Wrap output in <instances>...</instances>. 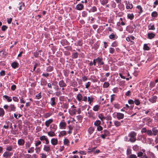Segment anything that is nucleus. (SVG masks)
Wrapping results in <instances>:
<instances>
[{
  "instance_id": "obj_59",
  "label": "nucleus",
  "mask_w": 158,
  "mask_h": 158,
  "mask_svg": "<svg viewBox=\"0 0 158 158\" xmlns=\"http://www.w3.org/2000/svg\"><path fill=\"white\" fill-rule=\"evenodd\" d=\"M20 102L21 103H25V102L24 101L23 98L22 97L20 98Z\"/></svg>"
},
{
  "instance_id": "obj_28",
  "label": "nucleus",
  "mask_w": 158,
  "mask_h": 158,
  "mask_svg": "<svg viewBox=\"0 0 158 158\" xmlns=\"http://www.w3.org/2000/svg\"><path fill=\"white\" fill-rule=\"evenodd\" d=\"M25 5L23 3H21L20 5L19 6V10H21L24 9Z\"/></svg>"
},
{
  "instance_id": "obj_10",
  "label": "nucleus",
  "mask_w": 158,
  "mask_h": 158,
  "mask_svg": "<svg viewBox=\"0 0 158 158\" xmlns=\"http://www.w3.org/2000/svg\"><path fill=\"white\" fill-rule=\"evenodd\" d=\"M95 60L100 64L102 65L103 64V62H102V59L101 58L98 57L97 59H95Z\"/></svg>"
},
{
  "instance_id": "obj_25",
  "label": "nucleus",
  "mask_w": 158,
  "mask_h": 158,
  "mask_svg": "<svg viewBox=\"0 0 158 158\" xmlns=\"http://www.w3.org/2000/svg\"><path fill=\"white\" fill-rule=\"evenodd\" d=\"M109 83L108 82H105L103 85L104 88H107L109 87Z\"/></svg>"
},
{
  "instance_id": "obj_44",
  "label": "nucleus",
  "mask_w": 158,
  "mask_h": 158,
  "mask_svg": "<svg viewBox=\"0 0 158 158\" xmlns=\"http://www.w3.org/2000/svg\"><path fill=\"white\" fill-rule=\"evenodd\" d=\"M137 8L139 9L140 10V13H141L143 12L141 6H137Z\"/></svg>"
},
{
  "instance_id": "obj_64",
  "label": "nucleus",
  "mask_w": 158,
  "mask_h": 158,
  "mask_svg": "<svg viewBox=\"0 0 158 158\" xmlns=\"http://www.w3.org/2000/svg\"><path fill=\"white\" fill-rule=\"evenodd\" d=\"M41 155H42L41 158H46V155L45 154L42 153L41 154Z\"/></svg>"
},
{
  "instance_id": "obj_53",
  "label": "nucleus",
  "mask_w": 158,
  "mask_h": 158,
  "mask_svg": "<svg viewBox=\"0 0 158 158\" xmlns=\"http://www.w3.org/2000/svg\"><path fill=\"white\" fill-rule=\"evenodd\" d=\"M12 19L11 18H10V19H7V22L8 23V24H10L11 22Z\"/></svg>"
},
{
  "instance_id": "obj_30",
  "label": "nucleus",
  "mask_w": 158,
  "mask_h": 158,
  "mask_svg": "<svg viewBox=\"0 0 158 158\" xmlns=\"http://www.w3.org/2000/svg\"><path fill=\"white\" fill-rule=\"evenodd\" d=\"M150 101L152 103L155 102L156 101V97L154 96L152 98L150 99Z\"/></svg>"
},
{
  "instance_id": "obj_63",
  "label": "nucleus",
  "mask_w": 158,
  "mask_h": 158,
  "mask_svg": "<svg viewBox=\"0 0 158 158\" xmlns=\"http://www.w3.org/2000/svg\"><path fill=\"white\" fill-rule=\"evenodd\" d=\"M143 153L142 152H139L138 154V157H140L142 156Z\"/></svg>"
},
{
  "instance_id": "obj_34",
  "label": "nucleus",
  "mask_w": 158,
  "mask_h": 158,
  "mask_svg": "<svg viewBox=\"0 0 158 158\" xmlns=\"http://www.w3.org/2000/svg\"><path fill=\"white\" fill-rule=\"evenodd\" d=\"M51 100L52 101V102L51 103V105L52 106H54L56 104V103L55 102V98L54 97L52 98L51 99Z\"/></svg>"
},
{
  "instance_id": "obj_29",
  "label": "nucleus",
  "mask_w": 158,
  "mask_h": 158,
  "mask_svg": "<svg viewBox=\"0 0 158 158\" xmlns=\"http://www.w3.org/2000/svg\"><path fill=\"white\" fill-rule=\"evenodd\" d=\"M12 66L14 68H15L18 66V63L15 62H13L11 64Z\"/></svg>"
},
{
  "instance_id": "obj_11",
  "label": "nucleus",
  "mask_w": 158,
  "mask_h": 158,
  "mask_svg": "<svg viewBox=\"0 0 158 158\" xmlns=\"http://www.w3.org/2000/svg\"><path fill=\"white\" fill-rule=\"evenodd\" d=\"M18 143L19 145H23L24 144L25 141L23 139H20L18 140Z\"/></svg>"
},
{
  "instance_id": "obj_35",
  "label": "nucleus",
  "mask_w": 158,
  "mask_h": 158,
  "mask_svg": "<svg viewBox=\"0 0 158 158\" xmlns=\"http://www.w3.org/2000/svg\"><path fill=\"white\" fill-rule=\"evenodd\" d=\"M64 145H68L69 144V141L67 139H65L64 140Z\"/></svg>"
},
{
  "instance_id": "obj_43",
  "label": "nucleus",
  "mask_w": 158,
  "mask_h": 158,
  "mask_svg": "<svg viewBox=\"0 0 158 158\" xmlns=\"http://www.w3.org/2000/svg\"><path fill=\"white\" fill-rule=\"evenodd\" d=\"M13 100L14 101L16 102H18L19 101V99L16 97H13Z\"/></svg>"
},
{
  "instance_id": "obj_49",
  "label": "nucleus",
  "mask_w": 158,
  "mask_h": 158,
  "mask_svg": "<svg viewBox=\"0 0 158 158\" xmlns=\"http://www.w3.org/2000/svg\"><path fill=\"white\" fill-rule=\"evenodd\" d=\"M53 68L52 67L49 66L47 68V70L48 71H51L52 70Z\"/></svg>"
},
{
  "instance_id": "obj_6",
  "label": "nucleus",
  "mask_w": 158,
  "mask_h": 158,
  "mask_svg": "<svg viewBox=\"0 0 158 158\" xmlns=\"http://www.w3.org/2000/svg\"><path fill=\"white\" fill-rule=\"evenodd\" d=\"M53 120L52 119H50L45 122V125L47 127H48L50 124L52 123Z\"/></svg>"
},
{
  "instance_id": "obj_5",
  "label": "nucleus",
  "mask_w": 158,
  "mask_h": 158,
  "mask_svg": "<svg viewBox=\"0 0 158 158\" xmlns=\"http://www.w3.org/2000/svg\"><path fill=\"white\" fill-rule=\"evenodd\" d=\"M152 131L153 135L155 136L158 133V130L157 129L156 127H154L152 128Z\"/></svg>"
},
{
  "instance_id": "obj_14",
  "label": "nucleus",
  "mask_w": 158,
  "mask_h": 158,
  "mask_svg": "<svg viewBox=\"0 0 158 158\" xmlns=\"http://www.w3.org/2000/svg\"><path fill=\"white\" fill-rule=\"evenodd\" d=\"M83 7L82 4H78L77 5L76 8L77 10H81L82 9Z\"/></svg>"
},
{
  "instance_id": "obj_31",
  "label": "nucleus",
  "mask_w": 158,
  "mask_h": 158,
  "mask_svg": "<svg viewBox=\"0 0 158 158\" xmlns=\"http://www.w3.org/2000/svg\"><path fill=\"white\" fill-rule=\"evenodd\" d=\"M94 98L92 97H88V102H89V104H91V103L93 101Z\"/></svg>"
},
{
  "instance_id": "obj_24",
  "label": "nucleus",
  "mask_w": 158,
  "mask_h": 158,
  "mask_svg": "<svg viewBox=\"0 0 158 158\" xmlns=\"http://www.w3.org/2000/svg\"><path fill=\"white\" fill-rule=\"evenodd\" d=\"M114 124L115 126L117 127H119L121 125V123L120 122L117 121H114Z\"/></svg>"
},
{
  "instance_id": "obj_15",
  "label": "nucleus",
  "mask_w": 158,
  "mask_h": 158,
  "mask_svg": "<svg viewBox=\"0 0 158 158\" xmlns=\"http://www.w3.org/2000/svg\"><path fill=\"white\" fill-rule=\"evenodd\" d=\"M94 127H90L89 128L88 131L89 135H91L94 131Z\"/></svg>"
},
{
  "instance_id": "obj_20",
  "label": "nucleus",
  "mask_w": 158,
  "mask_h": 158,
  "mask_svg": "<svg viewBox=\"0 0 158 158\" xmlns=\"http://www.w3.org/2000/svg\"><path fill=\"white\" fill-rule=\"evenodd\" d=\"M3 97L6 99L7 101L8 102H10L12 101L11 98L10 97L7 95H4L3 96Z\"/></svg>"
},
{
  "instance_id": "obj_50",
  "label": "nucleus",
  "mask_w": 158,
  "mask_h": 158,
  "mask_svg": "<svg viewBox=\"0 0 158 158\" xmlns=\"http://www.w3.org/2000/svg\"><path fill=\"white\" fill-rule=\"evenodd\" d=\"M97 129L98 131H101L102 130V127L101 126H99L97 127Z\"/></svg>"
},
{
  "instance_id": "obj_40",
  "label": "nucleus",
  "mask_w": 158,
  "mask_h": 158,
  "mask_svg": "<svg viewBox=\"0 0 158 158\" xmlns=\"http://www.w3.org/2000/svg\"><path fill=\"white\" fill-rule=\"evenodd\" d=\"M36 152L39 154L40 151V147H36L35 148Z\"/></svg>"
},
{
  "instance_id": "obj_46",
  "label": "nucleus",
  "mask_w": 158,
  "mask_h": 158,
  "mask_svg": "<svg viewBox=\"0 0 158 158\" xmlns=\"http://www.w3.org/2000/svg\"><path fill=\"white\" fill-rule=\"evenodd\" d=\"M66 134V132L65 131H61L60 132V134L59 135V136H60V135H65Z\"/></svg>"
},
{
  "instance_id": "obj_51",
  "label": "nucleus",
  "mask_w": 158,
  "mask_h": 158,
  "mask_svg": "<svg viewBox=\"0 0 158 158\" xmlns=\"http://www.w3.org/2000/svg\"><path fill=\"white\" fill-rule=\"evenodd\" d=\"M131 153V150L130 149H127V155H130Z\"/></svg>"
},
{
  "instance_id": "obj_54",
  "label": "nucleus",
  "mask_w": 158,
  "mask_h": 158,
  "mask_svg": "<svg viewBox=\"0 0 158 158\" xmlns=\"http://www.w3.org/2000/svg\"><path fill=\"white\" fill-rule=\"evenodd\" d=\"M11 88L12 90H14L16 88V86L15 85H13L11 86Z\"/></svg>"
},
{
  "instance_id": "obj_47",
  "label": "nucleus",
  "mask_w": 158,
  "mask_h": 158,
  "mask_svg": "<svg viewBox=\"0 0 158 158\" xmlns=\"http://www.w3.org/2000/svg\"><path fill=\"white\" fill-rule=\"evenodd\" d=\"M12 149V148L11 146L7 147L6 148V150L8 151H11Z\"/></svg>"
},
{
  "instance_id": "obj_26",
  "label": "nucleus",
  "mask_w": 158,
  "mask_h": 158,
  "mask_svg": "<svg viewBox=\"0 0 158 158\" xmlns=\"http://www.w3.org/2000/svg\"><path fill=\"white\" fill-rule=\"evenodd\" d=\"M146 133L149 136H151L153 135L152 130H148Z\"/></svg>"
},
{
  "instance_id": "obj_41",
  "label": "nucleus",
  "mask_w": 158,
  "mask_h": 158,
  "mask_svg": "<svg viewBox=\"0 0 158 158\" xmlns=\"http://www.w3.org/2000/svg\"><path fill=\"white\" fill-rule=\"evenodd\" d=\"M143 49L145 50H149V48L147 44H144L143 46Z\"/></svg>"
},
{
  "instance_id": "obj_32",
  "label": "nucleus",
  "mask_w": 158,
  "mask_h": 158,
  "mask_svg": "<svg viewBox=\"0 0 158 158\" xmlns=\"http://www.w3.org/2000/svg\"><path fill=\"white\" fill-rule=\"evenodd\" d=\"M134 102L137 105H138L140 104V102L138 99H135L134 101Z\"/></svg>"
},
{
  "instance_id": "obj_4",
  "label": "nucleus",
  "mask_w": 158,
  "mask_h": 158,
  "mask_svg": "<svg viewBox=\"0 0 158 158\" xmlns=\"http://www.w3.org/2000/svg\"><path fill=\"white\" fill-rule=\"evenodd\" d=\"M51 142L52 144L53 145H55L57 144L58 143V140L56 138H52L51 139Z\"/></svg>"
},
{
  "instance_id": "obj_33",
  "label": "nucleus",
  "mask_w": 158,
  "mask_h": 158,
  "mask_svg": "<svg viewBox=\"0 0 158 158\" xmlns=\"http://www.w3.org/2000/svg\"><path fill=\"white\" fill-rule=\"evenodd\" d=\"M149 29V30H154L155 29V28L154 27V25H150L148 26Z\"/></svg>"
},
{
  "instance_id": "obj_3",
  "label": "nucleus",
  "mask_w": 158,
  "mask_h": 158,
  "mask_svg": "<svg viewBox=\"0 0 158 158\" xmlns=\"http://www.w3.org/2000/svg\"><path fill=\"white\" fill-rule=\"evenodd\" d=\"M116 114L117 118L118 120L122 119L124 118V114H123L120 113H117Z\"/></svg>"
},
{
  "instance_id": "obj_60",
  "label": "nucleus",
  "mask_w": 158,
  "mask_h": 158,
  "mask_svg": "<svg viewBox=\"0 0 158 158\" xmlns=\"http://www.w3.org/2000/svg\"><path fill=\"white\" fill-rule=\"evenodd\" d=\"M107 2V0H105V1H102V5H105L106 4Z\"/></svg>"
},
{
  "instance_id": "obj_58",
  "label": "nucleus",
  "mask_w": 158,
  "mask_h": 158,
  "mask_svg": "<svg viewBox=\"0 0 158 158\" xmlns=\"http://www.w3.org/2000/svg\"><path fill=\"white\" fill-rule=\"evenodd\" d=\"M90 83L89 82H88L85 85V88H88L90 85Z\"/></svg>"
},
{
  "instance_id": "obj_18",
  "label": "nucleus",
  "mask_w": 158,
  "mask_h": 158,
  "mask_svg": "<svg viewBox=\"0 0 158 158\" xmlns=\"http://www.w3.org/2000/svg\"><path fill=\"white\" fill-rule=\"evenodd\" d=\"M100 107V106L97 105L95 106L93 108V110L95 111H97L98 110Z\"/></svg>"
},
{
  "instance_id": "obj_42",
  "label": "nucleus",
  "mask_w": 158,
  "mask_h": 158,
  "mask_svg": "<svg viewBox=\"0 0 158 158\" xmlns=\"http://www.w3.org/2000/svg\"><path fill=\"white\" fill-rule=\"evenodd\" d=\"M41 51H39V52H35L34 53V55L35 57H38L39 56V52H40Z\"/></svg>"
},
{
  "instance_id": "obj_52",
  "label": "nucleus",
  "mask_w": 158,
  "mask_h": 158,
  "mask_svg": "<svg viewBox=\"0 0 158 158\" xmlns=\"http://www.w3.org/2000/svg\"><path fill=\"white\" fill-rule=\"evenodd\" d=\"M129 157L130 158H136L137 157L135 155L132 154L129 156Z\"/></svg>"
},
{
  "instance_id": "obj_61",
  "label": "nucleus",
  "mask_w": 158,
  "mask_h": 158,
  "mask_svg": "<svg viewBox=\"0 0 158 158\" xmlns=\"http://www.w3.org/2000/svg\"><path fill=\"white\" fill-rule=\"evenodd\" d=\"M115 37V35L114 34H111L109 36V38L110 39H113Z\"/></svg>"
},
{
  "instance_id": "obj_23",
  "label": "nucleus",
  "mask_w": 158,
  "mask_h": 158,
  "mask_svg": "<svg viewBox=\"0 0 158 158\" xmlns=\"http://www.w3.org/2000/svg\"><path fill=\"white\" fill-rule=\"evenodd\" d=\"M5 112L3 109L0 108V116L2 117L4 114Z\"/></svg>"
},
{
  "instance_id": "obj_21",
  "label": "nucleus",
  "mask_w": 158,
  "mask_h": 158,
  "mask_svg": "<svg viewBox=\"0 0 158 158\" xmlns=\"http://www.w3.org/2000/svg\"><path fill=\"white\" fill-rule=\"evenodd\" d=\"M77 98L79 101H81L82 99V97L81 94H77Z\"/></svg>"
},
{
  "instance_id": "obj_19",
  "label": "nucleus",
  "mask_w": 158,
  "mask_h": 158,
  "mask_svg": "<svg viewBox=\"0 0 158 158\" xmlns=\"http://www.w3.org/2000/svg\"><path fill=\"white\" fill-rule=\"evenodd\" d=\"M132 8L133 5L132 4H131L129 2H128V3H127L126 8L127 9H131Z\"/></svg>"
},
{
  "instance_id": "obj_9",
  "label": "nucleus",
  "mask_w": 158,
  "mask_h": 158,
  "mask_svg": "<svg viewBox=\"0 0 158 158\" xmlns=\"http://www.w3.org/2000/svg\"><path fill=\"white\" fill-rule=\"evenodd\" d=\"M66 125V123L64 122H61L60 124V126L61 129H64Z\"/></svg>"
},
{
  "instance_id": "obj_57",
  "label": "nucleus",
  "mask_w": 158,
  "mask_h": 158,
  "mask_svg": "<svg viewBox=\"0 0 158 158\" xmlns=\"http://www.w3.org/2000/svg\"><path fill=\"white\" fill-rule=\"evenodd\" d=\"M41 142L40 141H39L35 143V146L36 147L38 146L39 145H40L41 143Z\"/></svg>"
},
{
  "instance_id": "obj_7",
  "label": "nucleus",
  "mask_w": 158,
  "mask_h": 158,
  "mask_svg": "<svg viewBox=\"0 0 158 158\" xmlns=\"http://www.w3.org/2000/svg\"><path fill=\"white\" fill-rule=\"evenodd\" d=\"M43 149L45 151L47 152H49L50 150V147L48 145H44Z\"/></svg>"
},
{
  "instance_id": "obj_45",
  "label": "nucleus",
  "mask_w": 158,
  "mask_h": 158,
  "mask_svg": "<svg viewBox=\"0 0 158 158\" xmlns=\"http://www.w3.org/2000/svg\"><path fill=\"white\" fill-rule=\"evenodd\" d=\"M7 28L6 26L3 25L2 27V30L3 31H5L7 29Z\"/></svg>"
},
{
  "instance_id": "obj_48",
  "label": "nucleus",
  "mask_w": 158,
  "mask_h": 158,
  "mask_svg": "<svg viewBox=\"0 0 158 158\" xmlns=\"http://www.w3.org/2000/svg\"><path fill=\"white\" fill-rule=\"evenodd\" d=\"M147 130L146 128H143L142 129L141 132L143 133H147Z\"/></svg>"
},
{
  "instance_id": "obj_38",
  "label": "nucleus",
  "mask_w": 158,
  "mask_h": 158,
  "mask_svg": "<svg viewBox=\"0 0 158 158\" xmlns=\"http://www.w3.org/2000/svg\"><path fill=\"white\" fill-rule=\"evenodd\" d=\"M109 52L111 54L114 53L115 52V49L113 48H110L109 49Z\"/></svg>"
},
{
  "instance_id": "obj_16",
  "label": "nucleus",
  "mask_w": 158,
  "mask_h": 158,
  "mask_svg": "<svg viewBox=\"0 0 158 158\" xmlns=\"http://www.w3.org/2000/svg\"><path fill=\"white\" fill-rule=\"evenodd\" d=\"M9 107L10 109V111H15L16 110V108L15 106L13 104H10L9 106Z\"/></svg>"
},
{
  "instance_id": "obj_17",
  "label": "nucleus",
  "mask_w": 158,
  "mask_h": 158,
  "mask_svg": "<svg viewBox=\"0 0 158 158\" xmlns=\"http://www.w3.org/2000/svg\"><path fill=\"white\" fill-rule=\"evenodd\" d=\"M76 112L77 111L75 109H73L69 111V113L71 115H73L76 113Z\"/></svg>"
},
{
  "instance_id": "obj_36",
  "label": "nucleus",
  "mask_w": 158,
  "mask_h": 158,
  "mask_svg": "<svg viewBox=\"0 0 158 158\" xmlns=\"http://www.w3.org/2000/svg\"><path fill=\"white\" fill-rule=\"evenodd\" d=\"M34 151V148L33 147H31L30 148L28 151V152L29 153H32Z\"/></svg>"
},
{
  "instance_id": "obj_12",
  "label": "nucleus",
  "mask_w": 158,
  "mask_h": 158,
  "mask_svg": "<svg viewBox=\"0 0 158 158\" xmlns=\"http://www.w3.org/2000/svg\"><path fill=\"white\" fill-rule=\"evenodd\" d=\"M148 36L149 39H152L154 38L155 36V35L152 33H148Z\"/></svg>"
},
{
  "instance_id": "obj_13",
  "label": "nucleus",
  "mask_w": 158,
  "mask_h": 158,
  "mask_svg": "<svg viewBox=\"0 0 158 158\" xmlns=\"http://www.w3.org/2000/svg\"><path fill=\"white\" fill-rule=\"evenodd\" d=\"M59 85L61 87H64L66 85L63 81H61L59 82Z\"/></svg>"
},
{
  "instance_id": "obj_1",
  "label": "nucleus",
  "mask_w": 158,
  "mask_h": 158,
  "mask_svg": "<svg viewBox=\"0 0 158 158\" xmlns=\"http://www.w3.org/2000/svg\"><path fill=\"white\" fill-rule=\"evenodd\" d=\"M136 135V134L134 131L131 132L129 135V136L130 137L129 140L131 142L133 143L136 140L135 137Z\"/></svg>"
},
{
  "instance_id": "obj_37",
  "label": "nucleus",
  "mask_w": 158,
  "mask_h": 158,
  "mask_svg": "<svg viewBox=\"0 0 158 158\" xmlns=\"http://www.w3.org/2000/svg\"><path fill=\"white\" fill-rule=\"evenodd\" d=\"M31 143L28 142H27L25 144L26 148H27L30 147L31 146Z\"/></svg>"
},
{
  "instance_id": "obj_2",
  "label": "nucleus",
  "mask_w": 158,
  "mask_h": 158,
  "mask_svg": "<svg viewBox=\"0 0 158 158\" xmlns=\"http://www.w3.org/2000/svg\"><path fill=\"white\" fill-rule=\"evenodd\" d=\"M12 154L13 153L12 152H6L4 153L3 156L5 158H8L10 157Z\"/></svg>"
},
{
  "instance_id": "obj_56",
  "label": "nucleus",
  "mask_w": 158,
  "mask_h": 158,
  "mask_svg": "<svg viewBox=\"0 0 158 158\" xmlns=\"http://www.w3.org/2000/svg\"><path fill=\"white\" fill-rule=\"evenodd\" d=\"M47 139L45 136H42L40 137V139L41 140H45Z\"/></svg>"
},
{
  "instance_id": "obj_62",
  "label": "nucleus",
  "mask_w": 158,
  "mask_h": 158,
  "mask_svg": "<svg viewBox=\"0 0 158 158\" xmlns=\"http://www.w3.org/2000/svg\"><path fill=\"white\" fill-rule=\"evenodd\" d=\"M134 103V101L132 100H130L128 101V103L129 104H133Z\"/></svg>"
},
{
  "instance_id": "obj_22",
  "label": "nucleus",
  "mask_w": 158,
  "mask_h": 158,
  "mask_svg": "<svg viewBox=\"0 0 158 158\" xmlns=\"http://www.w3.org/2000/svg\"><path fill=\"white\" fill-rule=\"evenodd\" d=\"M98 118L102 121H103L105 119V117L103 116L102 114H100L98 115Z\"/></svg>"
},
{
  "instance_id": "obj_39",
  "label": "nucleus",
  "mask_w": 158,
  "mask_h": 158,
  "mask_svg": "<svg viewBox=\"0 0 158 158\" xmlns=\"http://www.w3.org/2000/svg\"><path fill=\"white\" fill-rule=\"evenodd\" d=\"M127 16L128 18L131 20L133 19V18L134 15L132 14H128L127 15Z\"/></svg>"
},
{
  "instance_id": "obj_55",
  "label": "nucleus",
  "mask_w": 158,
  "mask_h": 158,
  "mask_svg": "<svg viewBox=\"0 0 158 158\" xmlns=\"http://www.w3.org/2000/svg\"><path fill=\"white\" fill-rule=\"evenodd\" d=\"M157 14L156 12H154L152 13V16L155 17H156L157 16Z\"/></svg>"
},
{
  "instance_id": "obj_8",
  "label": "nucleus",
  "mask_w": 158,
  "mask_h": 158,
  "mask_svg": "<svg viewBox=\"0 0 158 158\" xmlns=\"http://www.w3.org/2000/svg\"><path fill=\"white\" fill-rule=\"evenodd\" d=\"M48 134L50 137H53L56 135V134L54 131H49L48 132Z\"/></svg>"
},
{
  "instance_id": "obj_27",
  "label": "nucleus",
  "mask_w": 158,
  "mask_h": 158,
  "mask_svg": "<svg viewBox=\"0 0 158 158\" xmlns=\"http://www.w3.org/2000/svg\"><path fill=\"white\" fill-rule=\"evenodd\" d=\"M101 123L100 120H98L96 121L94 123V125L96 126H99V125Z\"/></svg>"
}]
</instances>
